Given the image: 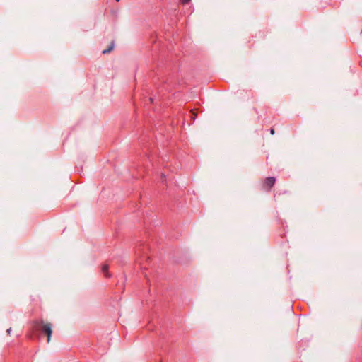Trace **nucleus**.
Here are the masks:
<instances>
[{
    "mask_svg": "<svg viewBox=\"0 0 362 362\" xmlns=\"http://www.w3.org/2000/svg\"><path fill=\"white\" fill-rule=\"evenodd\" d=\"M31 332L34 337H40L42 335L47 336V341H50L51 335L52 334V324L45 322L42 320H37L33 322L31 326Z\"/></svg>",
    "mask_w": 362,
    "mask_h": 362,
    "instance_id": "nucleus-1",
    "label": "nucleus"
},
{
    "mask_svg": "<svg viewBox=\"0 0 362 362\" xmlns=\"http://www.w3.org/2000/svg\"><path fill=\"white\" fill-rule=\"evenodd\" d=\"M276 180L274 177H267L264 182L263 187L267 188V191H270L271 188L274 185Z\"/></svg>",
    "mask_w": 362,
    "mask_h": 362,
    "instance_id": "nucleus-2",
    "label": "nucleus"
},
{
    "mask_svg": "<svg viewBox=\"0 0 362 362\" xmlns=\"http://www.w3.org/2000/svg\"><path fill=\"white\" fill-rule=\"evenodd\" d=\"M109 266L106 264H103L102 267V272L105 277H110V274L108 273Z\"/></svg>",
    "mask_w": 362,
    "mask_h": 362,
    "instance_id": "nucleus-3",
    "label": "nucleus"
},
{
    "mask_svg": "<svg viewBox=\"0 0 362 362\" xmlns=\"http://www.w3.org/2000/svg\"><path fill=\"white\" fill-rule=\"evenodd\" d=\"M113 46H114V45H113V42H112V45H110L107 49H104V50L103 51V54H107V53H110V52L113 49Z\"/></svg>",
    "mask_w": 362,
    "mask_h": 362,
    "instance_id": "nucleus-4",
    "label": "nucleus"
},
{
    "mask_svg": "<svg viewBox=\"0 0 362 362\" xmlns=\"http://www.w3.org/2000/svg\"><path fill=\"white\" fill-rule=\"evenodd\" d=\"M138 263L141 265V268H144V269H146V267L142 266V263H141V259H139L138 260Z\"/></svg>",
    "mask_w": 362,
    "mask_h": 362,
    "instance_id": "nucleus-5",
    "label": "nucleus"
},
{
    "mask_svg": "<svg viewBox=\"0 0 362 362\" xmlns=\"http://www.w3.org/2000/svg\"><path fill=\"white\" fill-rule=\"evenodd\" d=\"M190 0H180L182 4H187Z\"/></svg>",
    "mask_w": 362,
    "mask_h": 362,
    "instance_id": "nucleus-6",
    "label": "nucleus"
},
{
    "mask_svg": "<svg viewBox=\"0 0 362 362\" xmlns=\"http://www.w3.org/2000/svg\"><path fill=\"white\" fill-rule=\"evenodd\" d=\"M270 132H271L272 134H274V129H271Z\"/></svg>",
    "mask_w": 362,
    "mask_h": 362,
    "instance_id": "nucleus-7",
    "label": "nucleus"
},
{
    "mask_svg": "<svg viewBox=\"0 0 362 362\" xmlns=\"http://www.w3.org/2000/svg\"><path fill=\"white\" fill-rule=\"evenodd\" d=\"M10 331H11V329H8L7 330V332H8V333L10 332Z\"/></svg>",
    "mask_w": 362,
    "mask_h": 362,
    "instance_id": "nucleus-8",
    "label": "nucleus"
},
{
    "mask_svg": "<svg viewBox=\"0 0 362 362\" xmlns=\"http://www.w3.org/2000/svg\"><path fill=\"white\" fill-rule=\"evenodd\" d=\"M117 1H119V0H116Z\"/></svg>",
    "mask_w": 362,
    "mask_h": 362,
    "instance_id": "nucleus-9",
    "label": "nucleus"
}]
</instances>
